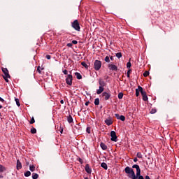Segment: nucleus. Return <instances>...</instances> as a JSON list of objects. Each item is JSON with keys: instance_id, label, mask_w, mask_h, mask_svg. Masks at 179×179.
I'll use <instances>...</instances> for the list:
<instances>
[{"instance_id": "nucleus-18", "label": "nucleus", "mask_w": 179, "mask_h": 179, "mask_svg": "<svg viewBox=\"0 0 179 179\" xmlns=\"http://www.w3.org/2000/svg\"><path fill=\"white\" fill-rule=\"evenodd\" d=\"M101 148L103 150H107V145H106V144H104L103 143H101Z\"/></svg>"}, {"instance_id": "nucleus-50", "label": "nucleus", "mask_w": 179, "mask_h": 179, "mask_svg": "<svg viewBox=\"0 0 179 179\" xmlns=\"http://www.w3.org/2000/svg\"><path fill=\"white\" fill-rule=\"evenodd\" d=\"M60 103H61V104H64V100L62 99V100L60 101Z\"/></svg>"}, {"instance_id": "nucleus-14", "label": "nucleus", "mask_w": 179, "mask_h": 179, "mask_svg": "<svg viewBox=\"0 0 179 179\" xmlns=\"http://www.w3.org/2000/svg\"><path fill=\"white\" fill-rule=\"evenodd\" d=\"M103 91H104V87H99V89L96 91V94H101V93H103Z\"/></svg>"}, {"instance_id": "nucleus-28", "label": "nucleus", "mask_w": 179, "mask_h": 179, "mask_svg": "<svg viewBox=\"0 0 179 179\" xmlns=\"http://www.w3.org/2000/svg\"><path fill=\"white\" fill-rule=\"evenodd\" d=\"M119 120H120V121H125V116L120 115V117H119Z\"/></svg>"}, {"instance_id": "nucleus-8", "label": "nucleus", "mask_w": 179, "mask_h": 179, "mask_svg": "<svg viewBox=\"0 0 179 179\" xmlns=\"http://www.w3.org/2000/svg\"><path fill=\"white\" fill-rule=\"evenodd\" d=\"M108 68L110 71H118V68L115 66V64H109L108 65Z\"/></svg>"}, {"instance_id": "nucleus-54", "label": "nucleus", "mask_w": 179, "mask_h": 179, "mask_svg": "<svg viewBox=\"0 0 179 179\" xmlns=\"http://www.w3.org/2000/svg\"><path fill=\"white\" fill-rule=\"evenodd\" d=\"M67 45H72V43H68Z\"/></svg>"}, {"instance_id": "nucleus-49", "label": "nucleus", "mask_w": 179, "mask_h": 179, "mask_svg": "<svg viewBox=\"0 0 179 179\" xmlns=\"http://www.w3.org/2000/svg\"><path fill=\"white\" fill-rule=\"evenodd\" d=\"M90 102H89V101H87V102H86L85 103V106H89V103H90Z\"/></svg>"}, {"instance_id": "nucleus-29", "label": "nucleus", "mask_w": 179, "mask_h": 179, "mask_svg": "<svg viewBox=\"0 0 179 179\" xmlns=\"http://www.w3.org/2000/svg\"><path fill=\"white\" fill-rule=\"evenodd\" d=\"M148 95H143V100L144 101H148Z\"/></svg>"}, {"instance_id": "nucleus-16", "label": "nucleus", "mask_w": 179, "mask_h": 179, "mask_svg": "<svg viewBox=\"0 0 179 179\" xmlns=\"http://www.w3.org/2000/svg\"><path fill=\"white\" fill-rule=\"evenodd\" d=\"M101 167H102V169H104V170H107L108 169L107 164H106L105 162L101 164Z\"/></svg>"}, {"instance_id": "nucleus-13", "label": "nucleus", "mask_w": 179, "mask_h": 179, "mask_svg": "<svg viewBox=\"0 0 179 179\" xmlns=\"http://www.w3.org/2000/svg\"><path fill=\"white\" fill-rule=\"evenodd\" d=\"M17 170H20L22 169V162L19 159L17 160Z\"/></svg>"}, {"instance_id": "nucleus-39", "label": "nucleus", "mask_w": 179, "mask_h": 179, "mask_svg": "<svg viewBox=\"0 0 179 179\" xmlns=\"http://www.w3.org/2000/svg\"><path fill=\"white\" fill-rule=\"evenodd\" d=\"M34 122H36V120H34V117H31L30 124H34Z\"/></svg>"}, {"instance_id": "nucleus-34", "label": "nucleus", "mask_w": 179, "mask_h": 179, "mask_svg": "<svg viewBox=\"0 0 179 179\" xmlns=\"http://www.w3.org/2000/svg\"><path fill=\"white\" fill-rule=\"evenodd\" d=\"M139 92H141V91H139V88L136 90V97H138L139 96Z\"/></svg>"}, {"instance_id": "nucleus-5", "label": "nucleus", "mask_w": 179, "mask_h": 179, "mask_svg": "<svg viewBox=\"0 0 179 179\" xmlns=\"http://www.w3.org/2000/svg\"><path fill=\"white\" fill-rule=\"evenodd\" d=\"M110 136H111L110 141H112V142H117V134L115 133V131H111Z\"/></svg>"}, {"instance_id": "nucleus-23", "label": "nucleus", "mask_w": 179, "mask_h": 179, "mask_svg": "<svg viewBox=\"0 0 179 179\" xmlns=\"http://www.w3.org/2000/svg\"><path fill=\"white\" fill-rule=\"evenodd\" d=\"M122 97H124V94H122V92H120L118 94V99L120 100H121V99H122Z\"/></svg>"}, {"instance_id": "nucleus-41", "label": "nucleus", "mask_w": 179, "mask_h": 179, "mask_svg": "<svg viewBox=\"0 0 179 179\" xmlns=\"http://www.w3.org/2000/svg\"><path fill=\"white\" fill-rule=\"evenodd\" d=\"M78 162H80V164H83V160L82 159L79 158Z\"/></svg>"}, {"instance_id": "nucleus-30", "label": "nucleus", "mask_w": 179, "mask_h": 179, "mask_svg": "<svg viewBox=\"0 0 179 179\" xmlns=\"http://www.w3.org/2000/svg\"><path fill=\"white\" fill-rule=\"evenodd\" d=\"M16 104L18 107H20V102H19V99H15Z\"/></svg>"}, {"instance_id": "nucleus-24", "label": "nucleus", "mask_w": 179, "mask_h": 179, "mask_svg": "<svg viewBox=\"0 0 179 179\" xmlns=\"http://www.w3.org/2000/svg\"><path fill=\"white\" fill-rule=\"evenodd\" d=\"M32 178H33V179H37V178H38V174H37V173H33V175H32Z\"/></svg>"}, {"instance_id": "nucleus-7", "label": "nucleus", "mask_w": 179, "mask_h": 179, "mask_svg": "<svg viewBox=\"0 0 179 179\" xmlns=\"http://www.w3.org/2000/svg\"><path fill=\"white\" fill-rule=\"evenodd\" d=\"M132 168L136 169V176H140V174H141V168H139V165L134 164V165L132 166Z\"/></svg>"}, {"instance_id": "nucleus-32", "label": "nucleus", "mask_w": 179, "mask_h": 179, "mask_svg": "<svg viewBox=\"0 0 179 179\" xmlns=\"http://www.w3.org/2000/svg\"><path fill=\"white\" fill-rule=\"evenodd\" d=\"M132 66V64H131V62H127V68L129 69Z\"/></svg>"}, {"instance_id": "nucleus-36", "label": "nucleus", "mask_w": 179, "mask_h": 179, "mask_svg": "<svg viewBox=\"0 0 179 179\" xmlns=\"http://www.w3.org/2000/svg\"><path fill=\"white\" fill-rule=\"evenodd\" d=\"M143 76H145V78H146V76H149V71H145L143 73Z\"/></svg>"}, {"instance_id": "nucleus-26", "label": "nucleus", "mask_w": 179, "mask_h": 179, "mask_svg": "<svg viewBox=\"0 0 179 179\" xmlns=\"http://www.w3.org/2000/svg\"><path fill=\"white\" fill-rule=\"evenodd\" d=\"M31 133L36 134L37 133V129H36V128L31 129Z\"/></svg>"}, {"instance_id": "nucleus-19", "label": "nucleus", "mask_w": 179, "mask_h": 179, "mask_svg": "<svg viewBox=\"0 0 179 179\" xmlns=\"http://www.w3.org/2000/svg\"><path fill=\"white\" fill-rule=\"evenodd\" d=\"M75 76H76L77 79H79V80L82 79V75H80V73L76 72L75 73Z\"/></svg>"}, {"instance_id": "nucleus-25", "label": "nucleus", "mask_w": 179, "mask_h": 179, "mask_svg": "<svg viewBox=\"0 0 179 179\" xmlns=\"http://www.w3.org/2000/svg\"><path fill=\"white\" fill-rule=\"evenodd\" d=\"M81 65H82L83 66H85V67L86 68V69H87V68L89 67V66H87V64L86 62H83L81 63Z\"/></svg>"}, {"instance_id": "nucleus-27", "label": "nucleus", "mask_w": 179, "mask_h": 179, "mask_svg": "<svg viewBox=\"0 0 179 179\" xmlns=\"http://www.w3.org/2000/svg\"><path fill=\"white\" fill-rule=\"evenodd\" d=\"M117 58H121L122 57V54L121 52L116 53Z\"/></svg>"}, {"instance_id": "nucleus-38", "label": "nucleus", "mask_w": 179, "mask_h": 179, "mask_svg": "<svg viewBox=\"0 0 179 179\" xmlns=\"http://www.w3.org/2000/svg\"><path fill=\"white\" fill-rule=\"evenodd\" d=\"M156 112H157L156 109H152L150 110V114H155Z\"/></svg>"}, {"instance_id": "nucleus-37", "label": "nucleus", "mask_w": 179, "mask_h": 179, "mask_svg": "<svg viewBox=\"0 0 179 179\" xmlns=\"http://www.w3.org/2000/svg\"><path fill=\"white\" fill-rule=\"evenodd\" d=\"M137 157H138V159H142V154L141 152H138Z\"/></svg>"}, {"instance_id": "nucleus-4", "label": "nucleus", "mask_w": 179, "mask_h": 179, "mask_svg": "<svg viewBox=\"0 0 179 179\" xmlns=\"http://www.w3.org/2000/svg\"><path fill=\"white\" fill-rule=\"evenodd\" d=\"M94 66L95 71H99L100 68H101V62L100 60H96L94 63Z\"/></svg>"}, {"instance_id": "nucleus-51", "label": "nucleus", "mask_w": 179, "mask_h": 179, "mask_svg": "<svg viewBox=\"0 0 179 179\" xmlns=\"http://www.w3.org/2000/svg\"><path fill=\"white\" fill-rule=\"evenodd\" d=\"M146 179H150V177H149V176H146Z\"/></svg>"}, {"instance_id": "nucleus-53", "label": "nucleus", "mask_w": 179, "mask_h": 179, "mask_svg": "<svg viewBox=\"0 0 179 179\" xmlns=\"http://www.w3.org/2000/svg\"><path fill=\"white\" fill-rule=\"evenodd\" d=\"M110 59H111V61H113V59H114V58L113 57H110Z\"/></svg>"}, {"instance_id": "nucleus-12", "label": "nucleus", "mask_w": 179, "mask_h": 179, "mask_svg": "<svg viewBox=\"0 0 179 179\" xmlns=\"http://www.w3.org/2000/svg\"><path fill=\"white\" fill-rule=\"evenodd\" d=\"M99 87H104V86H106V82H104V80H103V79L99 78Z\"/></svg>"}, {"instance_id": "nucleus-1", "label": "nucleus", "mask_w": 179, "mask_h": 179, "mask_svg": "<svg viewBox=\"0 0 179 179\" xmlns=\"http://www.w3.org/2000/svg\"><path fill=\"white\" fill-rule=\"evenodd\" d=\"M124 171H125L126 174H129V178L138 179V178H137L136 176L135 175V172L134 171V169H132L130 168L129 166H127V167L124 169Z\"/></svg>"}, {"instance_id": "nucleus-52", "label": "nucleus", "mask_w": 179, "mask_h": 179, "mask_svg": "<svg viewBox=\"0 0 179 179\" xmlns=\"http://www.w3.org/2000/svg\"><path fill=\"white\" fill-rule=\"evenodd\" d=\"M0 178H3V176L0 174Z\"/></svg>"}, {"instance_id": "nucleus-42", "label": "nucleus", "mask_w": 179, "mask_h": 179, "mask_svg": "<svg viewBox=\"0 0 179 179\" xmlns=\"http://www.w3.org/2000/svg\"><path fill=\"white\" fill-rule=\"evenodd\" d=\"M63 73H64V75H68V70H64Z\"/></svg>"}, {"instance_id": "nucleus-44", "label": "nucleus", "mask_w": 179, "mask_h": 179, "mask_svg": "<svg viewBox=\"0 0 179 179\" xmlns=\"http://www.w3.org/2000/svg\"><path fill=\"white\" fill-rule=\"evenodd\" d=\"M72 44H74V45L78 44V41H73Z\"/></svg>"}, {"instance_id": "nucleus-3", "label": "nucleus", "mask_w": 179, "mask_h": 179, "mask_svg": "<svg viewBox=\"0 0 179 179\" xmlns=\"http://www.w3.org/2000/svg\"><path fill=\"white\" fill-rule=\"evenodd\" d=\"M71 27L73 29H75L77 31H80V24H79V21L78 20H75L71 23Z\"/></svg>"}, {"instance_id": "nucleus-55", "label": "nucleus", "mask_w": 179, "mask_h": 179, "mask_svg": "<svg viewBox=\"0 0 179 179\" xmlns=\"http://www.w3.org/2000/svg\"><path fill=\"white\" fill-rule=\"evenodd\" d=\"M2 108V105H0V109Z\"/></svg>"}, {"instance_id": "nucleus-31", "label": "nucleus", "mask_w": 179, "mask_h": 179, "mask_svg": "<svg viewBox=\"0 0 179 179\" xmlns=\"http://www.w3.org/2000/svg\"><path fill=\"white\" fill-rule=\"evenodd\" d=\"M35 169H36V167L34 166H29L30 171H34Z\"/></svg>"}, {"instance_id": "nucleus-2", "label": "nucleus", "mask_w": 179, "mask_h": 179, "mask_svg": "<svg viewBox=\"0 0 179 179\" xmlns=\"http://www.w3.org/2000/svg\"><path fill=\"white\" fill-rule=\"evenodd\" d=\"M2 72L4 74L3 76V79L6 80V82H9V78H10V76L9 75V71H8V69L6 68H2Z\"/></svg>"}, {"instance_id": "nucleus-17", "label": "nucleus", "mask_w": 179, "mask_h": 179, "mask_svg": "<svg viewBox=\"0 0 179 179\" xmlns=\"http://www.w3.org/2000/svg\"><path fill=\"white\" fill-rule=\"evenodd\" d=\"M67 121L69 124H71V122H73V119L72 118V116L71 115H69V117H67Z\"/></svg>"}, {"instance_id": "nucleus-43", "label": "nucleus", "mask_w": 179, "mask_h": 179, "mask_svg": "<svg viewBox=\"0 0 179 179\" xmlns=\"http://www.w3.org/2000/svg\"><path fill=\"white\" fill-rule=\"evenodd\" d=\"M115 117H116V118H117V120H120V115H118V114H115Z\"/></svg>"}, {"instance_id": "nucleus-35", "label": "nucleus", "mask_w": 179, "mask_h": 179, "mask_svg": "<svg viewBox=\"0 0 179 179\" xmlns=\"http://www.w3.org/2000/svg\"><path fill=\"white\" fill-rule=\"evenodd\" d=\"M105 62H110V57H109L108 56H106V57H105Z\"/></svg>"}, {"instance_id": "nucleus-33", "label": "nucleus", "mask_w": 179, "mask_h": 179, "mask_svg": "<svg viewBox=\"0 0 179 179\" xmlns=\"http://www.w3.org/2000/svg\"><path fill=\"white\" fill-rule=\"evenodd\" d=\"M131 72H132V70L131 69L127 71V78H130Z\"/></svg>"}, {"instance_id": "nucleus-11", "label": "nucleus", "mask_w": 179, "mask_h": 179, "mask_svg": "<svg viewBox=\"0 0 179 179\" xmlns=\"http://www.w3.org/2000/svg\"><path fill=\"white\" fill-rule=\"evenodd\" d=\"M85 171L88 174H92V169H90V166H89V164L85 165Z\"/></svg>"}, {"instance_id": "nucleus-47", "label": "nucleus", "mask_w": 179, "mask_h": 179, "mask_svg": "<svg viewBox=\"0 0 179 179\" xmlns=\"http://www.w3.org/2000/svg\"><path fill=\"white\" fill-rule=\"evenodd\" d=\"M87 132L88 134H90V129H89V128L87 129Z\"/></svg>"}, {"instance_id": "nucleus-9", "label": "nucleus", "mask_w": 179, "mask_h": 179, "mask_svg": "<svg viewBox=\"0 0 179 179\" xmlns=\"http://www.w3.org/2000/svg\"><path fill=\"white\" fill-rule=\"evenodd\" d=\"M139 92L141 93V96H146V92L143 91V88L141 87L140 85L138 86Z\"/></svg>"}, {"instance_id": "nucleus-15", "label": "nucleus", "mask_w": 179, "mask_h": 179, "mask_svg": "<svg viewBox=\"0 0 179 179\" xmlns=\"http://www.w3.org/2000/svg\"><path fill=\"white\" fill-rule=\"evenodd\" d=\"M105 124H106V125H111L113 124V120H110V119H106L105 120Z\"/></svg>"}, {"instance_id": "nucleus-10", "label": "nucleus", "mask_w": 179, "mask_h": 179, "mask_svg": "<svg viewBox=\"0 0 179 179\" xmlns=\"http://www.w3.org/2000/svg\"><path fill=\"white\" fill-rule=\"evenodd\" d=\"M102 96L104 97L105 100H108L111 95L107 92H103Z\"/></svg>"}, {"instance_id": "nucleus-45", "label": "nucleus", "mask_w": 179, "mask_h": 179, "mask_svg": "<svg viewBox=\"0 0 179 179\" xmlns=\"http://www.w3.org/2000/svg\"><path fill=\"white\" fill-rule=\"evenodd\" d=\"M37 71H38L39 73H41V70L40 69V66H38Z\"/></svg>"}, {"instance_id": "nucleus-48", "label": "nucleus", "mask_w": 179, "mask_h": 179, "mask_svg": "<svg viewBox=\"0 0 179 179\" xmlns=\"http://www.w3.org/2000/svg\"><path fill=\"white\" fill-rule=\"evenodd\" d=\"M134 162H138V158H134Z\"/></svg>"}, {"instance_id": "nucleus-20", "label": "nucleus", "mask_w": 179, "mask_h": 179, "mask_svg": "<svg viewBox=\"0 0 179 179\" xmlns=\"http://www.w3.org/2000/svg\"><path fill=\"white\" fill-rule=\"evenodd\" d=\"M94 104L95 106H99L100 104V99L99 98L95 99Z\"/></svg>"}, {"instance_id": "nucleus-22", "label": "nucleus", "mask_w": 179, "mask_h": 179, "mask_svg": "<svg viewBox=\"0 0 179 179\" xmlns=\"http://www.w3.org/2000/svg\"><path fill=\"white\" fill-rule=\"evenodd\" d=\"M24 175L25 177H30V176H31V172H30V171H27Z\"/></svg>"}, {"instance_id": "nucleus-46", "label": "nucleus", "mask_w": 179, "mask_h": 179, "mask_svg": "<svg viewBox=\"0 0 179 179\" xmlns=\"http://www.w3.org/2000/svg\"><path fill=\"white\" fill-rule=\"evenodd\" d=\"M0 101H1L2 103H3V101H5V100H3V99H2L1 97H0Z\"/></svg>"}, {"instance_id": "nucleus-57", "label": "nucleus", "mask_w": 179, "mask_h": 179, "mask_svg": "<svg viewBox=\"0 0 179 179\" xmlns=\"http://www.w3.org/2000/svg\"><path fill=\"white\" fill-rule=\"evenodd\" d=\"M62 131H64V130H62V131H61V134H62Z\"/></svg>"}, {"instance_id": "nucleus-40", "label": "nucleus", "mask_w": 179, "mask_h": 179, "mask_svg": "<svg viewBox=\"0 0 179 179\" xmlns=\"http://www.w3.org/2000/svg\"><path fill=\"white\" fill-rule=\"evenodd\" d=\"M45 58H46L47 59H51V56H50V55H47L45 56Z\"/></svg>"}, {"instance_id": "nucleus-21", "label": "nucleus", "mask_w": 179, "mask_h": 179, "mask_svg": "<svg viewBox=\"0 0 179 179\" xmlns=\"http://www.w3.org/2000/svg\"><path fill=\"white\" fill-rule=\"evenodd\" d=\"M6 170V168L5 166L0 164V173H3Z\"/></svg>"}, {"instance_id": "nucleus-6", "label": "nucleus", "mask_w": 179, "mask_h": 179, "mask_svg": "<svg viewBox=\"0 0 179 179\" xmlns=\"http://www.w3.org/2000/svg\"><path fill=\"white\" fill-rule=\"evenodd\" d=\"M72 80H73V77L72 75L69 74L67 76V78H66V83L67 85H69V86L72 85Z\"/></svg>"}, {"instance_id": "nucleus-56", "label": "nucleus", "mask_w": 179, "mask_h": 179, "mask_svg": "<svg viewBox=\"0 0 179 179\" xmlns=\"http://www.w3.org/2000/svg\"><path fill=\"white\" fill-rule=\"evenodd\" d=\"M85 179H89V178H85Z\"/></svg>"}]
</instances>
